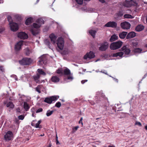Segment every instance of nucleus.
I'll return each instance as SVG.
<instances>
[{
    "mask_svg": "<svg viewBox=\"0 0 147 147\" xmlns=\"http://www.w3.org/2000/svg\"><path fill=\"white\" fill-rule=\"evenodd\" d=\"M44 21L42 19L39 18L37 20L36 23H34L30 29V31L32 34L34 36H36L39 33L38 29L40 27L41 25L44 24Z\"/></svg>",
    "mask_w": 147,
    "mask_h": 147,
    "instance_id": "obj_1",
    "label": "nucleus"
},
{
    "mask_svg": "<svg viewBox=\"0 0 147 147\" xmlns=\"http://www.w3.org/2000/svg\"><path fill=\"white\" fill-rule=\"evenodd\" d=\"M121 50L123 52H120L114 53L113 54V57H117L119 56L120 57H122L124 53L125 54L128 55L129 54L131 51L128 45L124 46L121 49Z\"/></svg>",
    "mask_w": 147,
    "mask_h": 147,
    "instance_id": "obj_2",
    "label": "nucleus"
},
{
    "mask_svg": "<svg viewBox=\"0 0 147 147\" xmlns=\"http://www.w3.org/2000/svg\"><path fill=\"white\" fill-rule=\"evenodd\" d=\"M123 44V42L121 41L112 43L110 45V48L111 50H116L120 48Z\"/></svg>",
    "mask_w": 147,
    "mask_h": 147,
    "instance_id": "obj_3",
    "label": "nucleus"
},
{
    "mask_svg": "<svg viewBox=\"0 0 147 147\" xmlns=\"http://www.w3.org/2000/svg\"><path fill=\"white\" fill-rule=\"evenodd\" d=\"M32 60L30 58H24L19 61L20 63L23 65H28L32 62Z\"/></svg>",
    "mask_w": 147,
    "mask_h": 147,
    "instance_id": "obj_4",
    "label": "nucleus"
},
{
    "mask_svg": "<svg viewBox=\"0 0 147 147\" xmlns=\"http://www.w3.org/2000/svg\"><path fill=\"white\" fill-rule=\"evenodd\" d=\"M59 98V96H52L45 98L44 100V101L48 104H51L53 101L57 100Z\"/></svg>",
    "mask_w": 147,
    "mask_h": 147,
    "instance_id": "obj_5",
    "label": "nucleus"
},
{
    "mask_svg": "<svg viewBox=\"0 0 147 147\" xmlns=\"http://www.w3.org/2000/svg\"><path fill=\"white\" fill-rule=\"evenodd\" d=\"M47 60L46 55H43L39 57L38 64L39 65H41L43 64H45L47 62Z\"/></svg>",
    "mask_w": 147,
    "mask_h": 147,
    "instance_id": "obj_6",
    "label": "nucleus"
},
{
    "mask_svg": "<svg viewBox=\"0 0 147 147\" xmlns=\"http://www.w3.org/2000/svg\"><path fill=\"white\" fill-rule=\"evenodd\" d=\"M13 134L12 132L11 131H8L5 133L4 136V139L6 141H9L12 140L13 138Z\"/></svg>",
    "mask_w": 147,
    "mask_h": 147,
    "instance_id": "obj_7",
    "label": "nucleus"
},
{
    "mask_svg": "<svg viewBox=\"0 0 147 147\" xmlns=\"http://www.w3.org/2000/svg\"><path fill=\"white\" fill-rule=\"evenodd\" d=\"M57 44L58 48L61 50L63 49L64 46L63 39L62 37L58 38L57 41Z\"/></svg>",
    "mask_w": 147,
    "mask_h": 147,
    "instance_id": "obj_8",
    "label": "nucleus"
},
{
    "mask_svg": "<svg viewBox=\"0 0 147 147\" xmlns=\"http://www.w3.org/2000/svg\"><path fill=\"white\" fill-rule=\"evenodd\" d=\"M95 55L94 53L90 51L89 53H87L84 55V59H91L94 57Z\"/></svg>",
    "mask_w": 147,
    "mask_h": 147,
    "instance_id": "obj_9",
    "label": "nucleus"
},
{
    "mask_svg": "<svg viewBox=\"0 0 147 147\" xmlns=\"http://www.w3.org/2000/svg\"><path fill=\"white\" fill-rule=\"evenodd\" d=\"M117 25V23L116 22L114 21H110L105 24V26L107 27L115 28L116 27Z\"/></svg>",
    "mask_w": 147,
    "mask_h": 147,
    "instance_id": "obj_10",
    "label": "nucleus"
},
{
    "mask_svg": "<svg viewBox=\"0 0 147 147\" xmlns=\"http://www.w3.org/2000/svg\"><path fill=\"white\" fill-rule=\"evenodd\" d=\"M9 25L11 30L13 32L16 31L18 29V25L17 23L14 22L10 23Z\"/></svg>",
    "mask_w": 147,
    "mask_h": 147,
    "instance_id": "obj_11",
    "label": "nucleus"
},
{
    "mask_svg": "<svg viewBox=\"0 0 147 147\" xmlns=\"http://www.w3.org/2000/svg\"><path fill=\"white\" fill-rule=\"evenodd\" d=\"M138 5V3L136 1H131L126 2L125 4V6L127 7H130L132 5L137 6Z\"/></svg>",
    "mask_w": 147,
    "mask_h": 147,
    "instance_id": "obj_12",
    "label": "nucleus"
},
{
    "mask_svg": "<svg viewBox=\"0 0 147 147\" xmlns=\"http://www.w3.org/2000/svg\"><path fill=\"white\" fill-rule=\"evenodd\" d=\"M108 43L107 42H104L101 44V46L99 48V49L102 51H105L108 48Z\"/></svg>",
    "mask_w": 147,
    "mask_h": 147,
    "instance_id": "obj_13",
    "label": "nucleus"
},
{
    "mask_svg": "<svg viewBox=\"0 0 147 147\" xmlns=\"http://www.w3.org/2000/svg\"><path fill=\"white\" fill-rule=\"evenodd\" d=\"M130 24L128 22H125L121 24V26L123 29H128L130 27Z\"/></svg>",
    "mask_w": 147,
    "mask_h": 147,
    "instance_id": "obj_14",
    "label": "nucleus"
},
{
    "mask_svg": "<svg viewBox=\"0 0 147 147\" xmlns=\"http://www.w3.org/2000/svg\"><path fill=\"white\" fill-rule=\"evenodd\" d=\"M23 44V41L21 40L18 42L15 46V49L16 51L20 50L21 49V47Z\"/></svg>",
    "mask_w": 147,
    "mask_h": 147,
    "instance_id": "obj_15",
    "label": "nucleus"
},
{
    "mask_svg": "<svg viewBox=\"0 0 147 147\" xmlns=\"http://www.w3.org/2000/svg\"><path fill=\"white\" fill-rule=\"evenodd\" d=\"M18 36V38L21 39H25L28 38V36L24 32H19Z\"/></svg>",
    "mask_w": 147,
    "mask_h": 147,
    "instance_id": "obj_16",
    "label": "nucleus"
},
{
    "mask_svg": "<svg viewBox=\"0 0 147 147\" xmlns=\"http://www.w3.org/2000/svg\"><path fill=\"white\" fill-rule=\"evenodd\" d=\"M49 37L51 39L52 42L54 44L56 42L57 37L54 34H52L49 36Z\"/></svg>",
    "mask_w": 147,
    "mask_h": 147,
    "instance_id": "obj_17",
    "label": "nucleus"
},
{
    "mask_svg": "<svg viewBox=\"0 0 147 147\" xmlns=\"http://www.w3.org/2000/svg\"><path fill=\"white\" fill-rule=\"evenodd\" d=\"M136 36V33L133 32H129L126 36L127 39H129L135 37Z\"/></svg>",
    "mask_w": 147,
    "mask_h": 147,
    "instance_id": "obj_18",
    "label": "nucleus"
},
{
    "mask_svg": "<svg viewBox=\"0 0 147 147\" xmlns=\"http://www.w3.org/2000/svg\"><path fill=\"white\" fill-rule=\"evenodd\" d=\"M40 77L39 74H37L36 75H34L33 76V78L35 81L37 83H39L40 82L39 80V78Z\"/></svg>",
    "mask_w": 147,
    "mask_h": 147,
    "instance_id": "obj_19",
    "label": "nucleus"
},
{
    "mask_svg": "<svg viewBox=\"0 0 147 147\" xmlns=\"http://www.w3.org/2000/svg\"><path fill=\"white\" fill-rule=\"evenodd\" d=\"M127 33V32H123L120 33L119 34V38L121 39H124Z\"/></svg>",
    "mask_w": 147,
    "mask_h": 147,
    "instance_id": "obj_20",
    "label": "nucleus"
},
{
    "mask_svg": "<svg viewBox=\"0 0 147 147\" xmlns=\"http://www.w3.org/2000/svg\"><path fill=\"white\" fill-rule=\"evenodd\" d=\"M144 28V26L142 25H138L136 28V31L140 32Z\"/></svg>",
    "mask_w": 147,
    "mask_h": 147,
    "instance_id": "obj_21",
    "label": "nucleus"
},
{
    "mask_svg": "<svg viewBox=\"0 0 147 147\" xmlns=\"http://www.w3.org/2000/svg\"><path fill=\"white\" fill-rule=\"evenodd\" d=\"M118 38V36L115 34H114L111 37L110 39V41L111 42L117 40Z\"/></svg>",
    "mask_w": 147,
    "mask_h": 147,
    "instance_id": "obj_22",
    "label": "nucleus"
},
{
    "mask_svg": "<svg viewBox=\"0 0 147 147\" xmlns=\"http://www.w3.org/2000/svg\"><path fill=\"white\" fill-rule=\"evenodd\" d=\"M52 81L54 82H57L59 81V78L57 76H53L51 78Z\"/></svg>",
    "mask_w": 147,
    "mask_h": 147,
    "instance_id": "obj_23",
    "label": "nucleus"
},
{
    "mask_svg": "<svg viewBox=\"0 0 147 147\" xmlns=\"http://www.w3.org/2000/svg\"><path fill=\"white\" fill-rule=\"evenodd\" d=\"M6 107L11 109H12L14 107V105L12 102H9L7 104Z\"/></svg>",
    "mask_w": 147,
    "mask_h": 147,
    "instance_id": "obj_24",
    "label": "nucleus"
},
{
    "mask_svg": "<svg viewBox=\"0 0 147 147\" xmlns=\"http://www.w3.org/2000/svg\"><path fill=\"white\" fill-rule=\"evenodd\" d=\"M33 19L31 18H27L25 22L26 24V25H29L30 24L32 21Z\"/></svg>",
    "mask_w": 147,
    "mask_h": 147,
    "instance_id": "obj_25",
    "label": "nucleus"
},
{
    "mask_svg": "<svg viewBox=\"0 0 147 147\" xmlns=\"http://www.w3.org/2000/svg\"><path fill=\"white\" fill-rule=\"evenodd\" d=\"M37 71L38 73V74H39V76L40 75L45 76L46 75L45 72L41 69H37Z\"/></svg>",
    "mask_w": 147,
    "mask_h": 147,
    "instance_id": "obj_26",
    "label": "nucleus"
},
{
    "mask_svg": "<svg viewBox=\"0 0 147 147\" xmlns=\"http://www.w3.org/2000/svg\"><path fill=\"white\" fill-rule=\"evenodd\" d=\"M64 74L65 75H71V72L70 70L68 68H67L64 70Z\"/></svg>",
    "mask_w": 147,
    "mask_h": 147,
    "instance_id": "obj_27",
    "label": "nucleus"
},
{
    "mask_svg": "<svg viewBox=\"0 0 147 147\" xmlns=\"http://www.w3.org/2000/svg\"><path fill=\"white\" fill-rule=\"evenodd\" d=\"M96 31L95 30H90L89 31V33L93 37L95 36Z\"/></svg>",
    "mask_w": 147,
    "mask_h": 147,
    "instance_id": "obj_28",
    "label": "nucleus"
},
{
    "mask_svg": "<svg viewBox=\"0 0 147 147\" xmlns=\"http://www.w3.org/2000/svg\"><path fill=\"white\" fill-rule=\"evenodd\" d=\"M24 107L26 110L29 109L30 107L26 102H24Z\"/></svg>",
    "mask_w": 147,
    "mask_h": 147,
    "instance_id": "obj_29",
    "label": "nucleus"
},
{
    "mask_svg": "<svg viewBox=\"0 0 147 147\" xmlns=\"http://www.w3.org/2000/svg\"><path fill=\"white\" fill-rule=\"evenodd\" d=\"M69 53V51L67 49H65L62 52V54L63 55H67Z\"/></svg>",
    "mask_w": 147,
    "mask_h": 147,
    "instance_id": "obj_30",
    "label": "nucleus"
},
{
    "mask_svg": "<svg viewBox=\"0 0 147 147\" xmlns=\"http://www.w3.org/2000/svg\"><path fill=\"white\" fill-rule=\"evenodd\" d=\"M25 52L26 55H28L30 53V51L28 48H26L25 49Z\"/></svg>",
    "mask_w": 147,
    "mask_h": 147,
    "instance_id": "obj_31",
    "label": "nucleus"
},
{
    "mask_svg": "<svg viewBox=\"0 0 147 147\" xmlns=\"http://www.w3.org/2000/svg\"><path fill=\"white\" fill-rule=\"evenodd\" d=\"M142 50L140 48H136L134 49V51L135 53H140Z\"/></svg>",
    "mask_w": 147,
    "mask_h": 147,
    "instance_id": "obj_32",
    "label": "nucleus"
},
{
    "mask_svg": "<svg viewBox=\"0 0 147 147\" xmlns=\"http://www.w3.org/2000/svg\"><path fill=\"white\" fill-rule=\"evenodd\" d=\"M124 17L127 18H132L133 16L131 15L126 14L124 15Z\"/></svg>",
    "mask_w": 147,
    "mask_h": 147,
    "instance_id": "obj_33",
    "label": "nucleus"
},
{
    "mask_svg": "<svg viewBox=\"0 0 147 147\" xmlns=\"http://www.w3.org/2000/svg\"><path fill=\"white\" fill-rule=\"evenodd\" d=\"M54 111H47L46 113V115L47 116H49L51 115L53 113Z\"/></svg>",
    "mask_w": 147,
    "mask_h": 147,
    "instance_id": "obj_34",
    "label": "nucleus"
},
{
    "mask_svg": "<svg viewBox=\"0 0 147 147\" xmlns=\"http://www.w3.org/2000/svg\"><path fill=\"white\" fill-rule=\"evenodd\" d=\"M7 20L9 22V24L10 23H12V20L11 17L10 16H8L7 17Z\"/></svg>",
    "mask_w": 147,
    "mask_h": 147,
    "instance_id": "obj_35",
    "label": "nucleus"
},
{
    "mask_svg": "<svg viewBox=\"0 0 147 147\" xmlns=\"http://www.w3.org/2000/svg\"><path fill=\"white\" fill-rule=\"evenodd\" d=\"M77 3L79 4H82L83 0H76Z\"/></svg>",
    "mask_w": 147,
    "mask_h": 147,
    "instance_id": "obj_36",
    "label": "nucleus"
},
{
    "mask_svg": "<svg viewBox=\"0 0 147 147\" xmlns=\"http://www.w3.org/2000/svg\"><path fill=\"white\" fill-rule=\"evenodd\" d=\"M40 86H39L36 88V91H37L39 93H40Z\"/></svg>",
    "mask_w": 147,
    "mask_h": 147,
    "instance_id": "obj_37",
    "label": "nucleus"
},
{
    "mask_svg": "<svg viewBox=\"0 0 147 147\" xmlns=\"http://www.w3.org/2000/svg\"><path fill=\"white\" fill-rule=\"evenodd\" d=\"M45 42L48 46H50V42L48 40H46L45 41Z\"/></svg>",
    "mask_w": 147,
    "mask_h": 147,
    "instance_id": "obj_38",
    "label": "nucleus"
},
{
    "mask_svg": "<svg viewBox=\"0 0 147 147\" xmlns=\"http://www.w3.org/2000/svg\"><path fill=\"white\" fill-rule=\"evenodd\" d=\"M61 106V103L60 102H57L55 105V106L59 108Z\"/></svg>",
    "mask_w": 147,
    "mask_h": 147,
    "instance_id": "obj_39",
    "label": "nucleus"
},
{
    "mask_svg": "<svg viewBox=\"0 0 147 147\" xmlns=\"http://www.w3.org/2000/svg\"><path fill=\"white\" fill-rule=\"evenodd\" d=\"M24 115H20L18 117V118L19 119L22 120L24 119Z\"/></svg>",
    "mask_w": 147,
    "mask_h": 147,
    "instance_id": "obj_40",
    "label": "nucleus"
},
{
    "mask_svg": "<svg viewBox=\"0 0 147 147\" xmlns=\"http://www.w3.org/2000/svg\"><path fill=\"white\" fill-rule=\"evenodd\" d=\"M69 75L68 76L67 79L68 80H73V78L72 76L71 75Z\"/></svg>",
    "mask_w": 147,
    "mask_h": 147,
    "instance_id": "obj_41",
    "label": "nucleus"
},
{
    "mask_svg": "<svg viewBox=\"0 0 147 147\" xmlns=\"http://www.w3.org/2000/svg\"><path fill=\"white\" fill-rule=\"evenodd\" d=\"M35 127L36 128H41V125H39V124H38V123H37L36 124V125H35Z\"/></svg>",
    "mask_w": 147,
    "mask_h": 147,
    "instance_id": "obj_42",
    "label": "nucleus"
},
{
    "mask_svg": "<svg viewBox=\"0 0 147 147\" xmlns=\"http://www.w3.org/2000/svg\"><path fill=\"white\" fill-rule=\"evenodd\" d=\"M4 69L3 66H0V71L1 72H4Z\"/></svg>",
    "mask_w": 147,
    "mask_h": 147,
    "instance_id": "obj_43",
    "label": "nucleus"
},
{
    "mask_svg": "<svg viewBox=\"0 0 147 147\" xmlns=\"http://www.w3.org/2000/svg\"><path fill=\"white\" fill-rule=\"evenodd\" d=\"M79 127L78 126H77L75 127L73 129V131H76L78 128Z\"/></svg>",
    "mask_w": 147,
    "mask_h": 147,
    "instance_id": "obj_44",
    "label": "nucleus"
},
{
    "mask_svg": "<svg viewBox=\"0 0 147 147\" xmlns=\"http://www.w3.org/2000/svg\"><path fill=\"white\" fill-rule=\"evenodd\" d=\"M135 125H138L140 126H141L142 125L141 123L139 122H136L135 123Z\"/></svg>",
    "mask_w": 147,
    "mask_h": 147,
    "instance_id": "obj_45",
    "label": "nucleus"
},
{
    "mask_svg": "<svg viewBox=\"0 0 147 147\" xmlns=\"http://www.w3.org/2000/svg\"><path fill=\"white\" fill-rule=\"evenodd\" d=\"M82 120H83V118L82 117H81V118L80 120L79 121V123H81L82 125H83V123L82 122Z\"/></svg>",
    "mask_w": 147,
    "mask_h": 147,
    "instance_id": "obj_46",
    "label": "nucleus"
},
{
    "mask_svg": "<svg viewBox=\"0 0 147 147\" xmlns=\"http://www.w3.org/2000/svg\"><path fill=\"white\" fill-rule=\"evenodd\" d=\"M61 72H62L61 71V70L60 69H58L57 71V72L58 74L61 73Z\"/></svg>",
    "mask_w": 147,
    "mask_h": 147,
    "instance_id": "obj_47",
    "label": "nucleus"
},
{
    "mask_svg": "<svg viewBox=\"0 0 147 147\" xmlns=\"http://www.w3.org/2000/svg\"><path fill=\"white\" fill-rule=\"evenodd\" d=\"M4 30V28H0V33H1Z\"/></svg>",
    "mask_w": 147,
    "mask_h": 147,
    "instance_id": "obj_48",
    "label": "nucleus"
},
{
    "mask_svg": "<svg viewBox=\"0 0 147 147\" xmlns=\"http://www.w3.org/2000/svg\"><path fill=\"white\" fill-rule=\"evenodd\" d=\"M87 81L88 80H82L81 81V83L82 84H84L85 82H87Z\"/></svg>",
    "mask_w": 147,
    "mask_h": 147,
    "instance_id": "obj_49",
    "label": "nucleus"
},
{
    "mask_svg": "<svg viewBox=\"0 0 147 147\" xmlns=\"http://www.w3.org/2000/svg\"><path fill=\"white\" fill-rule=\"evenodd\" d=\"M99 1L102 3H104L105 2V0H98Z\"/></svg>",
    "mask_w": 147,
    "mask_h": 147,
    "instance_id": "obj_50",
    "label": "nucleus"
},
{
    "mask_svg": "<svg viewBox=\"0 0 147 147\" xmlns=\"http://www.w3.org/2000/svg\"><path fill=\"white\" fill-rule=\"evenodd\" d=\"M19 95L20 96V97L21 98H23L25 97V96L24 95H21L20 94H19Z\"/></svg>",
    "mask_w": 147,
    "mask_h": 147,
    "instance_id": "obj_51",
    "label": "nucleus"
},
{
    "mask_svg": "<svg viewBox=\"0 0 147 147\" xmlns=\"http://www.w3.org/2000/svg\"><path fill=\"white\" fill-rule=\"evenodd\" d=\"M90 102L92 105H94L95 104L94 103V102L92 101H91V102Z\"/></svg>",
    "mask_w": 147,
    "mask_h": 147,
    "instance_id": "obj_52",
    "label": "nucleus"
},
{
    "mask_svg": "<svg viewBox=\"0 0 147 147\" xmlns=\"http://www.w3.org/2000/svg\"><path fill=\"white\" fill-rule=\"evenodd\" d=\"M114 80L115 81H116L117 82H118V80L117 79L114 78H113L112 77Z\"/></svg>",
    "mask_w": 147,
    "mask_h": 147,
    "instance_id": "obj_53",
    "label": "nucleus"
},
{
    "mask_svg": "<svg viewBox=\"0 0 147 147\" xmlns=\"http://www.w3.org/2000/svg\"><path fill=\"white\" fill-rule=\"evenodd\" d=\"M41 120H39V121H38V123H38V124H40V123H41Z\"/></svg>",
    "mask_w": 147,
    "mask_h": 147,
    "instance_id": "obj_54",
    "label": "nucleus"
},
{
    "mask_svg": "<svg viewBox=\"0 0 147 147\" xmlns=\"http://www.w3.org/2000/svg\"><path fill=\"white\" fill-rule=\"evenodd\" d=\"M56 144H59V142L58 140H56Z\"/></svg>",
    "mask_w": 147,
    "mask_h": 147,
    "instance_id": "obj_55",
    "label": "nucleus"
},
{
    "mask_svg": "<svg viewBox=\"0 0 147 147\" xmlns=\"http://www.w3.org/2000/svg\"><path fill=\"white\" fill-rule=\"evenodd\" d=\"M101 72H102V73H104V74H107V72H104V71H103H103H101Z\"/></svg>",
    "mask_w": 147,
    "mask_h": 147,
    "instance_id": "obj_56",
    "label": "nucleus"
},
{
    "mask_svg": "<svg viewBox=\"0 0 147 147\" xmlns=\"http://www.w3.org/2000/svg\"><path fill=\"white\" fill-rule=\"evenodd\" d=\"M32 117H35V116L34 115V113H32Z\"/></svg>",
    "mask_w": 147,
    "mask_h": 147,
    "instance_id": "obj_57",
    "label": "nucleus"
},
{
    "mask_svg": "<svg viewBox=\"0 0 147 147\" xmlns=\"http://www.w3.org/2000/svg\"><path fill=\"white\" fill-rule=\"evenodd\" d=\"M42 111H36V113H37L40 112Z\"/></svg>",
    "mask_w": 147,
    "mask_h": 147,
    "instance_id": "obj_58",
    "label": "nucleus"
},
{
    "mask_svg": "<svg viewBox=\"0 0 147 147\" xmlns=\"http://www.w3.org/2000/svg\"><path fill=\"white\" fill-rule=\"evenodd\" d=\"M100 60V59H97V60H96V61H95V62H96L97 61H99Z\"/></svg>",
    "mask_w": 147,
    "mask_h": 147,
    "instance_id": "obj_59",
    "label": "nucleus"
},
{
    "mask_svg": "<svg viewBox=\"0 0 147 147\" xmlns=\"http://www.w3.org/2000/svg\"><path fill=\"white\" fill-rule=\"evenodd\" d=\"M56 140H58V137H57V134L56 135Z\"/></svg>",
    "mask_w": 147,
    "mask_h": 147,
    "instance_id": "obj_60",
    "label": "nucleus"
},
{
    "mask_svg": "<svg viewBox=\"0 0 147 147\" xmlns=\"http://www.w3.org/2000/svg\"><path fill=\"white\" fill-rule=\"evenodd\" d=\"M31 125H32V126H34V123H31Z\"/></svg>",
    "mask_w": 147,
    "mask_h": 147,
    "instance_id": "obj_61",
    "label": "nucleus"
},
{
    "mask_svg": "<svg viewBox=\"0 0 147 147\" xmlns=\"http://www.w3.org/2000/svg\"><path fill=\"white\" fill-rule=\"evenodd\" d=\"M40 110V111H41V110H42V109H39L38 110Z\"/></svg>",
    "mask_w": 147,
    "mask_h": 147,
    "instance_id": "obj_62",
    "label": "nucleus"
},
{
    "mask_svg": "<svg viewBox=\"0 0 147 147\" xmlns=\"http://www.w3.org/2000/svg\"><path fill=\"white\" fill-rule=\"evenodd\" d=\"M109 147H115L114 146H109Z\"/></svg>",
    "mask_w": 147,
    "mask_h": 147,
    "instance_id": "obj_63",
    "label": "nucleus"
},
{
    "mask_svg": "<svg viewBox=\"0 0 147 147\" xmlns=\"http://www.w3.org/2000/svg\"><path fill=\"white\" fill-rule=\"evenodd\" d=\"M145 128L146 130H147V126H145Z\"/></svg>",
    "mask_w": 147,
    "mask_h": 147,
    "instance_id": "obj_64",
    "label": "nucleus"
}]
</instances>
